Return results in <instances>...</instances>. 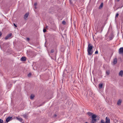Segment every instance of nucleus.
I'll use <instances>...</instances> for the list:
<instances>
[{"label": "nucleus", "mask_w": 123, "mask_h": 123, "mask_svg": "<svg viewBox=\"0 0 123 123\" xmlns=\"http://www.w3.org/2000/svg\"><path fill=\"white\" fill-rule=\"evenodd\" d=\"M93 47V46L90 43L88 44L87 49L88 55H91L92 54L93 51H92V49Z\"/></svg>", "instance_id": "nucleus-1"}, {"label": "nucleus", "mask_w": 123, "mask_h": 123, "mask_svg": "<svg viewBox=\"0 0 123 123\" xmlns=\"http://www.w3.org/2000/svg\"><path fill=\"white\" fill-rule=\"evenodd\" d=\"M105 123H110V119L109 117H106L105 118Z\"/></svg>", "instance_id": "nucleus-2"}, {"label": "nucleus", "mask_w": 123, "mask_h": 123, "mask_svg": "<svg viewBox=\"0 0 123 123\" xmlns=\"http://www.w3.org/2000/svg\"><path fill=\"white\" fill-rule=\"evenodd\" d=\"M12 35V34L11 33L7 35L5 37V39L6 40L10 37Z\"/></svg>", "instance_id": "nucleus-3"}, {"label": "nucleus", "mask_w": 123, "mask_h": 123, "mask_svg": "<svg viewBox=\"0 0 123 123\" xmlns=\"http://www.w3.org/2000/svg\"><path fill=\"white\" fill-rule=\"evenodd\" d=\"M119 53L120 54H122L123 53V47L119 49Z\"/></svg>", "instance_id": "nucleus-4"}, {"label": "nucleus", "mask_w": 123, "mask_h": 123, "mask_svg": "<svg viewBox=\"0 0 123 123\" xmlns=\"http://www.w3.org/2000/svg\"><path fill=\"white\" fill-rule=\"evenodd\" d=\"M29 14V12L27 13L24 16V18L25 19H26L27 18Z\"/></svg>", "instance_id": "nucleus-5"}, {"label": "nucleus", "mask_w": 123, "mask_h": 123, "mask_svg": "<svg viewBox=\"0 0 123 123\" xmlns=\"http://www.w3.org/2000/svg\"><path fill=\"white\" fill-rule=\"evenodd\" d=\"M97 117V115L95 114H92V119H96V118Z\"/></svg>", "instance_id": "nucleus-6"}, {"label": "nucleus", "mask_w": 123, "mask_h": 123, "mask_svg": "<svg viewBox=\"0 0 123 123\" xmlns=\"http://www.w3.org/2000/svg\"><path fill=\"white\" fill-rule=\"evenodd\" d=\"M117 62V58H115L113 62V64L114 65H115L116 64Z\"/></svg>", "instance_id": "nucleus-7"}, {"label": "nucleus", "mask_w": 123, "mask_h": 123, "mask_svg": "<svg viewBox=\"0 0 123 123\" xmlns=\"http://www.w3.org/2000/svg\"><path fill=\"white\" fill-rule=\"evenodd\" d=\"M12 117H7L6 119V121L7 122H9L10 119H12Z\"/></svg>", "instance_id": "nucleus-8"}, {"label": "nucleus", "mask_w": 123, "mask_h": 123, "mask_svg": "<svg viewBox=\"0 0 123 123\" xmlns=\"http://www.w3.org/2000/svg\"><path fill=\"white\" fill-rule=\"evenodd\" d=\"M96 119H92L91 123H96Z\"/></svg>", "instance_id": "nucleus-9"}, {"label": "nucleus", "mask_w": 123, "mask_h": 123, "mask_svg": "<svg viewBox=\"0 0 123 123\" xmlns=\"http://www.w3.org/2000/svg\"><path fill=\"white\" fill-rule=\"evenodd\" d=\"M21 61H25L26 60V58L25 57H22L20 59Z\"/></svg>", "instance_id": "nucleus-10"}, {"label": "nucleus", "mask_w": 123, "mask_h": 123, "mask_svg": "<svg viewBox=\"0 0 123 123\" xmlns=\"http://www.w3.org/2000/svg\"><path fill=\"white\" fill-rule=\"evenodd\" d=\"M123 74V71L122 70H121L119 72V76H122Z\"/></svg>", "instance_id": "nucleus-11"}, {"label": "nucleus", "mask_w": 123, "mask_h": 123, "mask_svg": "<svg viewBox=\"0 0 123 123\" xmlns=\"http://www.w3.org/2000/svg\"><path fill=\"white\" fill-rule=\"evenodd\" d=\"M122 101L121 100L119 99L117 102V104L118 105H121V103Z\"/></svg>", "instance_id": "nucleus-12"}, {"label": "nucleus", "mask_w": 123, "mask_h": 123, "mask_svg": "<svg viewBox=\"0 0 123 123\" xmlns=\"http://www.w3.org/2000/svg\"><path fill=\"white\" fill-rule=\"evenodd\" d=\"M103 84L102 83H101L99 84V88H101L103 87Z\"/></svg>", "instance_id": "nucleus-13"}, {"label": "nucleus", "mask_w": 123, "mask_h": 123, "mask_svg": "<svg viewBox=\"0 0 123 123\" xmlns=\"http://www.w3.org/2000/svg\"><path fill=\"white\" fill-rule=\"evenodd\" d=\"M34 97V95L33 94H31L30 97V99H33Z\"/></svg>", "instance_id": "nucleus-14"}, {"label": "nucleus", "mask_w": 123, "mask_h": 123, "mask_svg": "<svg viewBox=\"0 0 123 123\" xmlns=\"http://www.w3.org/2000/svg\"><path fill=\"white\" fill-rule=\"evenodd\" d=\"M87 114L89 116H92V115L93 113H92V112H89L87 113Z\"/></svg>", "instance_id": "nucleus-15"}, {"label": "nucleus", "mask_w": 123, "mask_h": 123, "mask_svg": "<svg viewBox=\"0 0 123 123\" xmlns=\"http://www.w3.org/2000/svg\"><path fill=\"white\" fill-rule=\"evenodd\" d=\"M103 6V3H102L100 6H99V8H102Z\"/></svg>", "instance_id": "nucleus-16"}, {"label": "nucleus", "mask_w": 123, "mask_h": 123, "mask_svg": "<svg viewBox=\"0 0 123 123\" xmlns=\"http://www.w3.org/2000/svg\"><path fill=\"white\" fill-rule=\"evenodd\" d=\"M110 73V71L109 70L107 71L106 72V73L107 74V75H108Z\"/></svg>", "instance_id": "nucleus-17"}, {"label": "nucleus", "mask_w": 123, "mask_h": 123, "mask_svg": "<svg viewBox=\"0 0 123 123\" xmlns=\"http://www.w3.org/2000/svg\"><path fill=\"white\" fill-rule=\"evenodd\" d=\"M18 119L21 122L22 121V119L21 118H18Z\"/></svg>", "instance_id": "nucleus-18"}, {"label": "nucleus", "mask_w": 123, "mask_h": 123, "mask_svg": "<svg viewBox=\"0 0 123 123\" xmlns=\"http://www.w3.org/2000/svg\"><path fill=\"white\" fill-rule=\"evenodd\" d=\"M62 23L64 25H65L66 24V22L64 21H63L62 22Z\"/></svg>", "instance_id": "nucleus-19"}, {"label": "nucleus", "mask_w": 123, "mask_h": 123, "mask_svg": "<svg viewBox=\"0 0 123 123\" xmlns=\"http://www.w3.org/2000/svg\"><path fill=\"white\" fill-rule=\"evenodd\" d=\"M3 120L1 119H0V123H3Z\"/></svg>", "instance_id": "nucleus-20"}, {"label": "nucleus", "mask_w": 123, "mask_h": 123, "mask_svg": "<svg viewBox=\"0 0 123 123\" xmlns=\"http://www.w3.org/2000/svg\"><path fill=\"white\" fill-rule=\"evenodd\" d=\"M37 5V2L35 3L34 4V8H36V7Z\"/></svg>", "instance_id": "nucleus-21"}, {"label": "nucleus", "mask_w": 123, "mask_h": 123, "mask_svg": "<svg viewBox=\"0 0 123 123\" xmlns=\"http://www.w3.org/2000/svg\"><path fill=\"white\" fill-rule=\"evenodd\" d=\"M23 117L25 118H26L27 117V115L26 114H24L23 115Z\"/></svg>", "instance_id": "nucleus-22"}, {"label": "nucleus", "mask_w": 123, "mask_h": 123, "mask_svg": "<svg viewBox=\"0 0 123 123\" xmlns=\"http://www.w3.org/2000/svg\"><path fill=\"white\" fill-rule=\"evenodd\" d=\"M31 75V73H30L28 74V76L29 77H30Z\"/></svg>", "instance_id": "nucleus-23"}, {"label": "nucleus", "mask_w": 123, "mask_h": 123, "mask_svg": "<svg viewBox=\"0 0 123 123\" xmlns=\"http://www.w3.org/2000/svg\"><path fill=\"white\" fill-rule=\"evenodd\" d=\"M98 51L97 50H96L95 53V54H98Z\"/></svg>", "instance_id": "nucleus-24"}, {"label": "nucleus", "mask_w": 123, "mask_h": 123, "mask_svg": "<svg viewBox=\"0 0 123 123\" xmlns=\"http://www.w3.org/2000/svg\"><path fill=\"white\" fill-rule=\"evenodd\" d=\"M54 52V49H52V50H51V53H53Z\"/></svg>", "instance_id": "nucleus-25"}, {"label": "nucleus", "mask_w": 123, "mask_h": 123, "mask_svg": "<svg viewBox=\"0 0 123 123\" xmlns=\"http://www.w3.org/2000/svg\"><path fill=\"white\" fill-rule=\"evenodd\" d=\"M105 123V122L104 121V120L103 119L102 120L101 122V123Z\"/></svg>", "instance_id": "nucleus-26"}, {"label": "nucleus", "mask_w": 123, "mask_h": 123, "mask_svg": "<svg viewBox=\"0 0 123 123\" xmlns=\"http://www.w3.org/2000/svg\"><path fill=\"white\" fill-rule=\"evenodd\" d=\"M43 32H46V29H43Z\"/></svg>", "instance_id": "nucleus-27"}, {"label": "nucleus", "mask_w": 123, "mask_h": 123, "mask_svg": "<svg viewBox=\"0 0 123 123\" xmlns=\"http://www.w3.org/2000/svg\"><path fill=\"white\" fill-rule=\"evenodd\" d=\"M99 118H100V117H97V119H96L97 121V120H99Z\"/></svg>", "instance_id": "nucleus-28"}, {"label": "nucleus", "mask_w": 123, "mask_h": 123, "mask_svg": "<svg viewBox=\"0 0 123 123\" xmlns=\"http://www.w3.org/2000/svg\"><path fill=\"white\" fill-rule=\"evenodd\" d=\"M119 15V14L117 13L116 15V17H117Z\"/></svg>", "instance_id": "nucleus-29"}, {"label": "nucleus", "mask_w": 123, "mask_h": 123, "mask_svg": "<svg viewBox=\"0 0 123 123\" xmlns=\"http://www.w3.org/2000/svg\"><path fill=\"white\" fill-rule=\"evenodd\" d=\"M29 40H30V38H29L27 37L26 38V40L27 41H28Z\"/></svg>", "instance_id": "nucleus-30"}, {"label": "nucleus", "mask_w": 123, "mask_h": 123, "mask_svg": "<svg viewBox=\"0 0 123 123\" xmlns=\"http://www.w3.org/2000/svg\"><path fill=\"white\" fill-rule=\"evenodd\" d=\"M2 33L1 31H0V37L2 35Z\"/></svg>", "instance_id": "nucleus-31"}, {"label": "nucleus", "mask_w": 123, "mask_h": 123, "mask_svg": "<svg viewBox=\"0 0 123 123\" xmlns=\"http://www.w3.org/2000/svg\"><path fill=\"white\" fill-rule=\"evenodd\" d=\"M57 116V115L56 114H55L54 115V117H56Z\"/></svg>", "instance_id": "nucleus-32"}, {"label": "nucleus", "mask_w": 123, "mask_h": 123, "mask_svg": "<svg viewBox=\"0 0 123 123\" xmlns=\"http://www.w3.org/2000/svg\"><path fill=\"white\" fill-rule=\"evenodd\" d=\"M14 25L15 27H17V25L15 24L14 23L13 24Z\"/></svg>", "instance_id": "nucleus-33"}, {"label": "nucleus", "mask_w": 123, "mask_h": 123, "mask_svg": "<svg viewBox=\"0 0 123 123\" xmlns=\"http://www.w3.org/2000/svg\"><path fill=\"white\" fill-rule=\"evenodd\" d=\"M48 26H46V28L47 29L48 28Z\"/></svg>", "instance_id": "nucleus-34"}, {"label": "nucleus", "mask_w": 123, "mask_h": 123, "mask_svg": "<svg viewBox=\"0 0 123 123\" xmlns=\"http://www.w3.org/2000/svg\"><path fill=\"white\" fill-rule=\"evenodd\" d=\"M70 3L71 4L72 3L71 2V1L70 0Z\"/></svg>", "instance_id": "nucleus-35"}, {"label": "nucleus", "mask_w": 123, "mask_h": 123, "mask_svg": "<svg viewBox=\"0 0 123 123\" xmlns=\"http://www.w3.org/2000/svg\"><path fill=\"white\" fill-rule=\"evenodd\" d=\"M120 0H117V1H119Z\"/></svg>", "instance_id": "nucleus-36"}, {"label": "nucleus", "mask_w": 123, "mask_h": 123, "mask_svg": "<svg viewBox=\"0 0 123 123\" xmlns=\"http://www.w3.org/2000/svg\"><path fill=\"white\" fill-rule=\"evenodd\" d=\"M85 123H88L87 122H86Z\"/></svg>", "instance_id": "nucleus-37"}]
</instances>
